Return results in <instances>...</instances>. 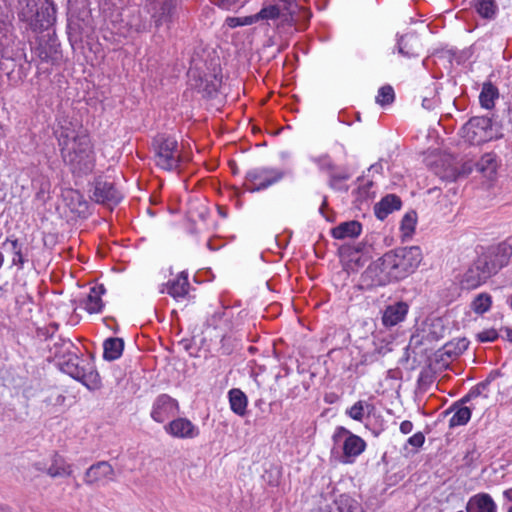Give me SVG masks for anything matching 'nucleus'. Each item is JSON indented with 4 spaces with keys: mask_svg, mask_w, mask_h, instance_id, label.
<instances>
[{
    "mask_svg": "<svg viewBox=\"0 0 512 512\" xmlns=\"http://www.w3.org/2000/svg\"><path fill=\"white\" fill-rule=\"evenodd\" d=\"M409 305L404 301H396L385 307L382 313V324L386 328L394 327L403 322L408 314Z\"/></svg>",
    "mask_w": 512,
    "mask_h": 512,
    "instance_id": "nucleus-22",
    "label": "nucleus"
},
{
    "mask_svg": "<svg viewBox=\"0 0 512 512\" xmlns=\"http://www.w3.org/2000/svg\"><path fill=\"white\" fill-rule=\"evenodd\" d=\"M480 342H493L498 338V332L495 329H488L478 334Z\"/></svg>",
    "mask_w": 512,
    "mask_h": 512,
    "instance_id": "nucleus-50",
    "label": "nucleus"
},
{
    "mask_svg": "<svg viewBox=\"0 0 512 512\" xmlns=\"http://www.w3.org/2000/svg\"><path fill=\"white\" fill-rule=\"evenodd\" d=\"M481 256L486 258L490 269L496 274L508 265L512 257V245L508 241H503L496 246L490 247Z\"/></svg>",
    "mask_w": 512,
    "mask_h": 512,
    "instance_id": "nucleus-14",
    "label": "nucleus"
},
{
    "mask_svg": "<svg viewBox=\"0 0 512 512\" xmlns=\"http://www.w3.org/2000/svg\"><path fill=\"white\" fill-rule=\"evenodd\" d=\"M365 407L367 409H373L374 407L364 401H357L353 406L347 409V415L356 421H362L364 418Z\"/></svg>",
    "mask_w": 512,
    "mask_h": 512,
    "instance_id": "nucleus-45",
    "label": "nucleus"
},
{
    "mask_svg": "<svg viewBox=\"0 0 512 512\" xmlns=\"http://www.w3.org/2000/svg\"><path fill=\"white\" fill-rule=\"evenodd\" d=\"M422 260L423 255L419 246L397 247L383 255V261H386L395 281L413 274Z\"/></svg>",
    "mask_w": 512,
    "mask_h": 512,
    "instance_id": "nucleus-3",
    "label": "nucleus"
},
{
    "mask_svg": "<svg viewBox=\"0 0 512 512\" xmlns=\"http://www.w3.org/2000/svg\"><path fill=\"white\" fill-rule=\"evenodd\" d=\"M461 136L472 145L492 139V120L487 116L470 118L461 128Z\"/></svg>",
    "mask_w": 512,
    "mask_h": 512,
    "instance_id": "nucleus-7",
    "label": "nucleus"
},
{
    "mask_svg": "<svg viewBox=\"0 0 512 512\" xmlns=\"http://www.w3.org/2000/svg\"><path fill=\"white\" fill-rule=\"evenodd\" d=\"M14 42V35L12 33V26L9 22L0 19V53L2 60H0V71L5 72L10 77L13 72L14 62L23 57L26 63L29 61L23 51L13 52L11 44Z\"/></svg>",
    "mask_w": 512,
    "mask_h": 512,
    "instance_id": "nucleus-6",
    "label": "nucleus"
},
{
    "mask_svg": "<svg viewBox=\"0 0 512 512\" xmlns=\"http://www.w3.org/2000/svg\"><path fill=\"white\" fill-rule=\"evenodd\" d=\"M124 340L118 337L107 338L103 342V358L106 361H114L121 357L124 350Z\"/></svg>",
    "mask_w": 512,
    "mask_h": 512,
    "instance_id": "nucleus-29",
    "label": "nucleus"
},
{
    "mask_svg": "<svg viewBox=\"0 0 512 512\" xmlns=\"http://www.w3.org/2000/svg\"><path fill=\"white\" fill-rule=\"evenodd\" d=\"M225 315V312L224 311H218V312H215L211 318H209L207 320V324L209 326H216L218 321L221 320L223 318V316Z\"/></svg>",
    "mask_w": 512,
    "mask_h": 512,
    "instance_id": "nucleus-60",
    "label": "nucleus"
},
{
    "mask_svg": "<svg viewBox=\"0 0 512 512\" xmlns=\"http://www.w3.org/2000/svg\"><path fill=\"white\" fill-rule=\"evenodd\" d=\"M82 25L79 20L68 19L67 35L71 45L82 41Z\"/></svg>",
    "mask_w": 512,
    "mask_h": 512,
    "instance_id": "nucleus-43",
    "label": "nucleus"
},
{
    "mask_svg": "<svg viewBox=\"0 0 512 512\" xmlns=\"http://www.w3.org/2000/svg\"><path fill=\"white\" fill-rule=\"evenodd\" d=\"M204 91L206 92V94L208 96H212L214 93H216L218 91V85L213 82L206 83V85L204 87Z\"/></svg>",
    "mask_w": 512,
    "mask_h": 512,
    "instance_id": "nucleus-63",
    "label": "nucleus"
},
{
    "mask_svg": "<svg viewBox=\"0 0 512 512\" xmlns=\"http://www.w3.org/2000/svg\"><path fill=\"white\" fill-rule=\"evenodd\" d=\"M83 480L89 486L114 482L116 480L115 470L108 461H98L87 468Z\"/></svg>",
    "mask_w": 512,
    "mask_h": 512,
    "instance_id": "nucleus-15",
    "label": "nucleus"
},
{
    "mask_svg": "<svg viewBox=\"0 0 512 512\" xmlns=\"http://www.w3.org/2000/svg\"><path fill=\"white\" fill-rule=\"evenodd\" d=\"M39 0H24L20 2V8L17 13L19 21L26 24V28L32 30L33 17L36 13Z\"/></svg>",
    "mask_w": 512,
    "mask_h": 512,
    "instance_id": "nucleus-32",
    "label": "nucleus"
},
{
    "mask_svg": "<svg viewBox=\"0 0 512 512\" xmlns=\"http://www.w3.org/2000/svg\"><path fill=\"white\" fill-rule=\"evenodd\" d=\"M106 292V288L103 284H98L90 289V292L85 300V310L89 314L100 313L104 308V302L102 301V295Z\"/></svg>",
    "mask_w": 512,
    "mask_h": 512,
    "instance_id": "nucleus-26",
    "label": "nucleus"
},
{
    "mask_svg": "<svg viewBox=\"0 0 512 512\" xmlns=\"http://www.w3.org/2000/svg\"><path fill=\"white\" fill-rule=\"evenodd\" d=\"M180 0H162L154 7L151 19L156 28L162 25H170L174 22L178 13Z\"/></svg>",
    "mask_w": 512,
    "mask_h": 512,
    "instance_id": "nucleus-18",
    "label": "nucleus"
},
{
    "mask_svg": "<svg viewBox=\"0 0 512 512\" xmlns=\"http://www.w3.org/2000/svg\"><path fill=\"white\" fill-rule=\"evenodd\" d=\"M36 334L39 338H43L44 340H47V339H52L53 338V334L51 333L50 329L48 328V326H45V327H39L37 328L36 330Z\"/></svg>",
    "mask_w": 512,
    "mask_h": 512,
    "instance_id": "nucleus-57",
    "label": "nucleus"
},
{
    "mask_svg": "<svg viewBox=\"0 0 512 512\" xmlns=\"http://www.w3.org/2000/svg\"><path fill=\"white\" fill-rule=\"evenodd\" d=\"M395 99V93L390 85L382 86L378 90V95L376 96V103L381 106H386L391 104Z\"/></svg>",
    "mask_w": 512,
    "mask_h": 512,
    "instance_id": "nucleus-47",
    "label": "nucleus"
},
{
    "mask_svg": "<svg viewBox=\"0 0 512 512\" xmlns=\"http://www.w3.org/2000/svg\"><path fill=\"white\" fill-rule=\"evenodd\" d=\"M73 470L72 465L69 464L65 457L55 452L51 457V464L46 470V474L52 478L69 477Z\"/></svg>",
    "mask_w": 512,
    "mask_h": 512,
    "instance_id": "nucleus-25",
    "label": "nucleus"
},
{
    "mask_svg": "<svg viewBox=\"0 0 512 512\" xmlns=\"http://www.w3.org/2000/svg\"><path fill=\"white\" fill-rule=\"evenodd\" d=\"M400 432L403 434H409L413 430V423L409 420H405L400 424Z\"/></svg>",
    "mask_w": 512,
    "mask_h": 512,
    "instance_id": "nucleus-61",
    "label": "nucleus"
},
{
    "mask_svg": "<svg viewBox=\"0 0 512 512\" xmlns=\"http://www.w3.org/2000/svg\"><path fill=\"white\" fill-rule=\"evenodd\" d=\"M241 339L237 338L234 335L231 334H225L222 336L220 341V348L219 351L222 355H231L234 351L237 350L239 346V342Z\"/></svg>",
    "mask_w": 512,
    "mask_h": 512,
    "instance_id": "nucleus-41",
    "label": "nucleus"
},
{
    "mask_svg": "<svg viewBox=\"0 0 512 512\" xmlns=\"http://www.w3.org/2000/svg\"><path fill=\"white\" fill-rule=\"evenodd\" d=\"M469 346L466 338L458 339L456 342H449L444 346L445 354L449 357L461 355Z\"/></svg>",
    "mask_w": 512,
    "mask_h": 512,
    "instance_id": "nucleus-44",
    "label": "nucleus"
},
{
    "mask_svg": "<svg viewBox=\"0 0 512 512\" xmlns=\"http://www.w3.org/2000/svg\"><path fill=\"white\" fill-rule=\"evenodd\" d=\"M402 201L395 194H387L374 206L375 216L379 220H384L389 214L401 208Z\"/></svg>",
    "mask_w": 512,
    "mask_h": 512,
    "instance_id": "nucleus-24",
    "label": "nucleus"
},
{
    "mask_svg": "<svg viewBox=\"0 0 512 512\" xmlns=\"http://www.w3.org/2000/svg\"><path fill=\"white\" fill-rule=\"evenodd\" d=\"M245 0H215L214 4L223 10H231L238 4L244 3Z\"/></svg>",
    "mask_w": 512,
    "mask_h": 512,
    "instance_id": "nucleus-51",
    "label": "nucleus"
},
{
    "mask_svg": "<svg viewBox=\"0 0 512 512\" xmlns=\"http://www.w3.org/2000/svg\"><path fill=\"white\" fill-rule=\"evenodd\" d=\"M488 387L485 385V383L482 381L478 383L476 386L470 389L471 395L474 396V398H477L482 394L483 391L487 390Z\"/></svg>",
    "mask_w": 512,
    "mask_h": 512,
    "instance_id": "nucleus-59",
    "label": "nucleus"
},
{
    "mask_svg": "<svg viewBox=\"0 0 512 512\" xmlns=\"http://www.w3.org/2000/svg\"><path fill=\"white\" fill-rule=\"evenodd\" d=\"M62 127L75 128L73 123L68 118H65V117L58 119L57 128H62Z\"/></svg>",
    "mask_w": 512,
    "mask_h": 512,
    "instance_id": "nucleus-64",
    "label": "nucleus"
},
{
    "mask_svg": "<svg viewBox=\"0 0 512 512\" xmlns=\"http://www.w3.org/2000/svg\"><path fill=\"white\" fill-rule=\"evenodd\" d=\"M390 268L383 261V256L373 261L361 274V284L366 288L385 286L391 282H395L394 276L390 272Z\"/></svg>",
    "mask_w": 512,
    "mask_h": 512,
    "instance_id": "nucleus-10",
    "label": "nucleus"
},
{
    "mask_svg": "<svg viewBox=\"0 0 512 512\" xmlns=\"http://www.w3.org/2000/svg\"><path fill=\"white\" fill-rule=\"evenodd\" d=\"M59 369L81 382L89 390L101 387V378L93 361L80 359V350L69 338L58 336L49 347Z\"/></svg>",
    "mask_w": 512,
    "mask_h": 512,
    "instance_id": "nucleus-1",
    "label": "nucleus"
},
{
    "mask_svg": "<svg viewBox=\"0 0 512 512\" xmlns=\"http://www.w3.org/2000/svg\"><path fill=\"white\" fill-rule=\"evenodd\" d=\"M254 23H256L255 15L245 17H227L225 20V24L232 29L240 26L252 25Z\"/></svg>",
    "mask_w": 512,
    "mask_h": 512,
    "instance_id": "nucleus-48",
    "label": "nucleus"
},
{
    "mask_svg": "<svg viewBox=\"0 0 512 512\" xmlns=\"http://www.w3.org/2000/svg\"><path fill=\"white\" fill-rule=\"evenodd\" d=\"M189 281L188 275L181 272L176 279L167 283V293L173 298H183L188 294Z\"/></svg>",
    "mask_w": 512,
    "mask_h": 512,
    "instance_id": "nucleus-30",
    "label": "nucleus"
},
{
    "mask_svg": "<svg viewBox=\"0 0 512 512\" xmlns=\"http://www.w3.org/2000/svg\"><path fill=\"white\" fill-rule=\"evenodd\" d=\"M228 398L231 410L238 416H244L247 412L248 404L245 393L238 388H233L228 392Z\"/></svg>",
    "mask_w": 512,
    "mask_h": 512,
    "instance_id": "nucleus-31",
    "label": "nucleus"
},
{
    "mask_svg": "<svg viewBox=\"0 0 512 512\" xmlns=\"http://www.w3.org/2000/svg\"><path fill=\"white\" fill-rule=\"evenodd\" d=\"M502 375L501 371L498 370V369H495V370H491L490 373L488 374V376L486 377L485 380H483V382L485 383V385L487 387H489V385L494 381L496 380L497 378H499L500 376Z\"/></svg>",
    "mask_w": 512,
    "mask_h": 512,
    "instance_id": "nucleus-58",
    "label": "nucleus"
},
{
    "mask_svg": "<svg viewBox=\"0 0 512 512\" xmlns=\"http://www.w3.org/2000/svg\"><path fill=\"white\" fill-rule=\"evenodd\" d=\"M492 275L495 274L490 269L486 258L479 255L463 274L461 287L467 290L475 289L485 283Z\"/></svg>",
    "mask_w": 512,
    "mask_h": 512,
    "instance_id": "nucleus-11",
    "label": "nucleus"
},
{
    "mask_svg": "<svg viewBox=\"0 0 512 512\" xmlns=\"http://www.w3.org/2000/svg\"><path fill=\"white\" fill-rule=\"evenodd\" d=\"M5 244L10 245V251L12 254L11 264L12 266H16L18 270H22L30 261V253L32 247L29 246L24 240L17 238L15 235H9L5 242Z\"/></svg>",
    "mask_w": 512,
    "mask_h": 512,
    "instance_id": "nucleus-19",
    "label": "nucleus"
},
{
    "mask_svg": "<svg viewBox=\"0 0 512 512\" xmlns=\"http://www.w3.org/2000/svg\"><path fill=\"white\" fill-rule=\"evenodd\" d=\"M362 225L356 220L340 223L331 230L335 239L355 238L361 234Z\"/></svg>",
    "mask_w": 512,
    "mask_h": 512,
    "instance_id": "nucleus-27",
    "label": "nucleus"
},
{
    "mask_svg": "<svg viewBox=\"0 0 512 512\" xmlns=\"http://www.w3.org/2000/svg\"><path fill=\"white\" fill-rule=\"evenodd\" d=\"M491 304V296L488 293H481L474 298L471 308L476 314L482 315L491 308Z\"/></svg>",
    "mask_w": 512,
    "mask_h": 512,
    "instance_id": "nucleus-39",
    "label": "nucleus"
},
{
    "mask_svg": "<svg viewBox=\"0 0 512 512\" xmlns=\"http://www.w3.org/2000/svg\"><path fill=\"white\" fill-rule=\"evenodd\" d=\"M287 171L273 167H256L247 171L244 186L249 192H258L280 182Z\"/></svg>",
    "mask_w": 512,
    "mask_h": 512,
    "instance_id": "nucleus-5",
    "label": "nucleus"
},
{
    "mask_svg": "<svg viewBox=\"0 0 512 512\" xmlns=\"http://www.w3.org/2000/svg\"><path fill=\"white\" fill-rule=\"evenodd\" d=\"M425 442V435L422 432H417L408 438L407 444L415 447L416 449L423 446Z\"/></svg>",
    "mask_w": 512,
    "mask_h": 512,
    "instance_id": "nucleus-52",
    "label": "nucleus"
},
{
    "mask_svg": "<svg viewBox=\"0 0 512 512\" xmlns=\"http://www.w3.org/2000/svg\"><path fill=\"white\" fill-rule=\"evenodd\" d=\"M285 3L283 10H281V22L283 25L293 26L296 24V9L299 8L297 1L294 0H281Z\"/></svg>",
    "mask_w": 512,
    "mask_h": 512,
    "instance_id": "nucleus-38",
    "label": "nucleus"
},
{
    "mask_svg": "<svg viewBox=\"0 0 512 512\" xmlns=\"http://www.w3.org/2000/svg\"><path fill=\"white\" fill-rule=\"evenodd\" d=\"M466 512H497V505L489 494L478 493L468 500Z\"/></svg>",
    "mask_w": 512,
    "mask_h": 512,
    "instance_id": "nucleus-23",
    "label": "nucleus"
},
{
    "mask_svg": "<svg viewBox=\"0 0 512 512\" xmlns=\"http://www.w3.org/2000/svg\"><path fill=\"white\" fill-rule=\"evenodd\" d=\"M313 512H366L361 501L349 493L336 495L331 503L320 500Z\"/></svg>",
    "mask_w": 512,
    "mask_h": 512,
    "instance_id": "nucleus-12",
    "label": "nucleus"
},
{
    "mask_svg": "<svg viewBox=\"0 0 512 512\" xmlns=\"http://www.w3.org/2000/svg\"><path fill=\"white\" fill-rule=\"evenodd\" d=\"M61 157L71 172L77 176L91 173L95 167V153L90 137L82 134L74 142L60 150Z\"/></svg>",
    "mask_w": 512,
    "mask_h": 512,
    "instance_id": "nucleus-2",
    "label": "nucleus"
},
{
    "mask_svg": "<svg viewBox=\"0 0 512 512\" xmlns=\"http://www.w3.org/2000/svg\"><path fill=\"white\" fill-rule=\"evenodd\" d=\"M457 167V172L459 173L460 178L467 177L473 170V163L471 161H466Z\"/></svg>",
    "mask_w": 512,
    "mask_h": 512,
    "instance_id": "nucleus-53",
    "label": "nucleus"
},
{
    "mask_svg": "<svg viewBox=\"0 0 512 512\" xmlns=\"http://www.w3.org/2000/svg\"><path fill=\"white\" fill-rule=\"evenodd\" d=\"M177 410V400L168 394H160L153 403L151 418L158 423H163L165 420L173 416Z\"/></svg>",
    "mask_w": 512,
    "mask_h": 512,
    "instance_id": "nucleus-20",
    "label": "nucleus"
},
{
    "mask_svg": "<svg viewBox=\"0 0 512 512\" xmlns=\"http://www.w3.org/2000/svg\"><path fill=\"white\" fill-rule=\"evenodd\" d=\"M503 128H510L512 131V104L508 107L506 116L501 120Z\"/></svg>",
    "mask_w": 512,
    "mask_h": 512,
    "instance_id": "nucleus-55",
    "label": "nucleus"
},
{
    "mask_svg": "<svg viewBox=\"0 0 512 512\" xmlns=\"http://www.w3.org/2000/svg\"><path fill=\"white\" fill-rule=\"evenodd\" d=\"M34 53L42 62L51 64L59 62L62 58V51L55 32L40 37L34 48Z\"/></svg>",
    "mask_w": 512,
    "mask_h": 512,
    "instance_id": "nucleus-13",
    "label": "nucleus"
},
{
    "mask_svg": "<svg viewBox=\"0 0 512 512\" xmlns=\"http://www.w3.org/2000/svg\"><path fill=\"white\" fill-rule=\"evenodd\" d=\"M498 96L499 91L495 85L491 82L484 83L479 95L481 106L485 109H492L494 107V101Z\"/></svg>",
    "mask_w": 512,
    "mask_h": 512,
    "instance_id": "nucleus-33",
    "label": "nucleus"
},
{
    "mask_svg": "<svg viewBox=\"0 0 512 512\" xmlns=\"http://www.w3.org/2000/svg\"><path fill=\"white\" fill-rule=\"evenodd\" d=\"M435 105H436V100L434 99V97H432V98L424 97L422 100V107L427 110L434 109Z\"/></svg>",
    "mask_w": 512,
    "mask_h": 512,
    "instance_id": "nucleus-62",
    "label": "nucleus"
},
{
    "mask_svg": "<svg viewBox=\"0 0 512 512\" xmlns=\"http://www.w3.org/2000/svg\"><path fill=\"white\" fill-rule=\"evenodd\" d=\"M92 200L96 203L116 206L123 199V195L116 187L115 182L106 175H98L93 181Z\"/></svg>",
    "mask_w": 512,
    "mask_h": 512,
    "instance_id": "nucleus-8",
    "label": "nucleus"
},
{
    "mask_svg": "<svg viewBox=\"0 0 512 512\" xmlns=\"http://www.w3.org/2000/svg\"><path fill=\"white\" fill-rule=\"evenodd\" d=\"M67 199H69L68 206L72 212L83 214L87 211L88 202L79 191L70 190L68 192Z\"/></svg>",
    "mask_w": 512,
    "mask_h": 512,
    "instance_id": "nucleus-36",
    "label": "nucleus"
},
{
    "mask_svg": "<svg viewBox=\"0 0 512 512\" xmlns=\"http://www.w3.org/2000/svg\"><path fill=\"white\" fill-rule=\"evenodd\" d=\"M343 437H345V440L342 446L343 455L341 462L345 464L352 463L357 456L364 452L366 442L360 436L351 433L345 427L338 426L332 439L334 443H339Z\"/></svg>",
    "mask_w": 512,
    "mask_h": 512,
    "instance_id": "nucleus-9",
    "label": "nucleus"
},
{
    "mask_svg": "<svg viewBox=\"0 0 512 512\" xmlns=\"http://www.w3.org/2000/svg\"><path fill=\"white\" fill-rule=\"evenodd\" d=\"M451 412H454V414L449 420L450 428L467 424L472 415V411L469 407L461 406L459 403H453L444 413L449 414Z\"/></svg>",
    "mask_w": 512,
    "mask_h": 512,
    "instance_id": "nucleus-28",
    "label": "nucleus"
},
{
    "mask_svg": "<svg viewBox=\"0 0 512 512\" xmlns=\"http://www.w3.org/2000/svg\"><path fill=\"white\" fill-rule=\"evenodd\" d=\"M376 423V421L374 419H371L370 417H367V420H366V423H365V426L366 428L370 429L372 431V434L377 437L379 436L382 431L384 430L382 425H380L379 427H374V428H371V426Z\"/></svg>",
    "mask_w": 512,
    "mask_h": 512,
    "instance_id": "nucleus-56",
    "label": "nucleus"
},
{
    "mask_svg": "<svg viewBox=\"0 0 512 512\" xmlns=\"http://www.w3.org/2000/svg\"><path fill=\"white\" fill-rule=\"evenodd\" d=\"M475 7L478 14L485 19L494 18L497 11L495 0H478Z\"/></svg>",
    "mask_w": 512,
    "mask_h": 512,
    "instance_id": "nucleus-40",
    "label": "nucleus"
},
{
    "mask_svg": "<svg viewBox=\"0 0 512 512\" xmlns=\"http://www.w3.org/2000/svg\"><path fill=\"white\" fill-rule=\"evenodd\" d=\"M156 165L167 171L176 170L181 163L177 140L169 135L158 134L153 138Z\"/></svg>",
    "mask_w": 512,
    "mask_h": 512,
    "instance_id": "nucleus-4",
    "label": "nucleus"
},
{
    "mask_svg": "<svg viewBox=\"0 0 512 512\" xmlns=\"http://www.w3.org/2000/svg\"><path fill=\"white\" fill-rule=\"evenodd\" d=\"M395 50L406 58L419 57L423 50L420 36L415 31H410L400 36L397 35Z\"/></svg>",
    "mask_w": 512,
    "mask_h": 512,
    "instance_id": "nucleus-17",
    "label": "nucleus"
},
{
    "mask_svg": "<svg viewBox=\"0 0 512 512\" xmlns=\"http://www.w3.org/2000/svg\"><path fill=\"white\" fill-rule=\"evenodd\" d=\"M54 135L57 139L58 146L61 150L63 147H67V145L73 143L74 139H78L79 137H81L82 134H78L75 128L62 127L56 128L54 130Z\"/></svg>",
    "mask_w": 512,
    "mask_h": 512,
    "instance_id": "nucleus-37",
    "label": "nucleus"
},
{
    "mask_svg": "<svg viewBox=\"0 0 512 512\" xmlns=\"http://www.w3.org/2000/svg\"><path fill=\"white\" fill-rule=\"evenodd\" d=\"M35 12L31 30L33 32L48 30L56 22V7L50 0H39Z\"/></svg>",
    "mask_w": 512,
    "mask_h": 512,
    "instance_id": "nucleus-16",
    "label": "nucleus"
},
{
    "mask_svg": "<svg viewBox=\"0 0 512 512\" xmlns=\"http://www.w3.org/2000/svg\"><path fill=\"white\" fill-rule=\"evenodd\" d=\"M254 15L256 22L260 20H276L281 16V8L276 4L263 6L261 10Z\"/></svg>",
    "mask_w": 512,
    "mask_h": 512,
    "instance_id": "nucleus-42",
    "label": "nucleus"
},
{
    "mask_svg": "<svg viewBox=\"0 0 512 512\" xmlns=\"http://www.w3.org/2000/svg\"><path fill=\"white\" fill-rule=\"evenodd\" d=\"M312 160L314 163L318 165L319 169L322 171H328L332 173L336 168L335 164L333 163L331 157L328 154L315 157Z\"/></svg>",
    "mask_w": 512,
    "mask_h": 512,
    "instance_id": "nucleus-49",
    "label": "nucleus"
},
{
    "mask_svg": "<svg viewBox=\"0 0 512 512\" xmlns=\"http://www.w3.org/2000/svg\"><path fill=\"white\" fill-rule=\"evenodd\" d=\"M443 178L448 181H457L460 179L459 173L457 172V167H451L445 170V174L443 175Z\"/></svg>",
    "mask_w": 512,
    "mask_h": 512,
    "instance_id": "nucleus-54",
    "label": "nucleus"
},
{
    "mask_svg": "<svg viewBox=\"0 0 512 512\" xmlns=\"http://www.w3.org/2000/svg\"><path fill=\"white\" fill-rule=\"evenodd\" d=\"M476 169L484 173L486 176L491 177L496 173L497 170V162L495 155L491 153L484 154L476 163Z\"/></svg>",
    "mask_w": 512,
    "mask_h": 512,
    "instance_id": "nucleus-35",
    "label": "nucleus"
},
{
    "mask_svg": "<svg viewBox=\"0 0 512 512\" xmlns=\"http://www.w3.org/2000/svg\"><path fill=\"white\" fill-rule=\"evenodd\" d=\"M350 178L351 173L346 169H342L340 172H332L329 174L328 185L333 190L347 192L349 190V186L343 182Z\"/></svg>",
    "mask_w": 512,
    "mask_h": 512,
    "instance_id": "nucleus-34",
    "label": "nucleus"
},
{
    "mask_svg": "<svg viewBox=\"0 0 512 512\" xmlns=\"http://www.w3.org/2000/svg\"><path fill=\"white\" fill-rule=\"evenodd\" d=\"M164 428L168 434L180 439H193L200 433L197 426L189 419L183 417L172 420Z\"/></svg>",
    "mask_w": 512,
    "mask_h": 512,
    "instance_id": "nucleus-21",
    "label": "nucleus"
},
{
    "mask_svg": "<svg viewBox=\"0 0 512 512\" xmlns=\"http://www.w3.org/2000/svg\"><path fill=\"white\" fill-rule=\"evenodd\" d=\"M416 222H417V214L415 211L407 212L404 215V217L402 218V221H401V230H402L404 236H410L414 232Z\"/></svg>",
    "mask_w": 512,
    "mask_h": 512,
    "instance_id": "nucleus-46",
    "label": "nucleus"
}]
</instances>
